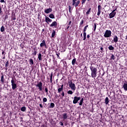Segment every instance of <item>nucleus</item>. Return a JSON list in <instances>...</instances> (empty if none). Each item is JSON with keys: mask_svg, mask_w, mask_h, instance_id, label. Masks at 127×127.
I'll list each match as a JSON object with an SVG mask.
<instances>
[{"mask_svg": "<svg viewBox=\"0 0 127 127\" xmlns=\"http://www.w3.org/2000/svg\"><path fill=\"white\" fill-rule=\"evenodd\" d=\"M94 65H95L94 63L91 64L90 66V69L91 71V77L92 78H96L97 77V74L98 71V69L97 67H95Z\"/></svg>", "mask_w": 127, "mask_h": 127, "instance_id": "nucleus-1", "label": "nucleus"}, {"mask_svg": "<svg viewBox=\"0 0 127 127\" xmlns=\"http://www.w3.org/2000/svg\"><path fill=\"white\" fill-rule=\"evenodd\" d=\"M64 85H62L61 86V88H59L58 89V92L59 93V94H60L59 95V97H61L62 98H64V97H65V93L64 92V91H63L64 90Z\"/></svg>", "mask_w": 127, "mask_h": 127, "instance_id": "nucleus-2", "label": "nucleus"}, {"mask_svg": "<svg viewBox=\"0 0 127 127\" xmlns=\"http://www.w3.org/2000/svg\"><path fill=\"white\" fill-rule=\"evenodd\" d=\"M36 86L38 88L39 92H42L43 90V83L41 81L39 82L36 85Z\"/></svg>", "mask_w": 127, "mask_h": 127, "instance_id": "nucleus-3", "label": "nucleus"}, {"mask_svg": "<svg viewBox=\"0 0 127 127\" xmlns=\"http://www.w3.org/2000/svg\"><path fill=\"white\" fill-rule=\"evenodd\" d=\"M104 36L105 38H109V37H111L112 36V31L109 30H106L104 34Z\"/></svg>", "mask_w": 127, "mask_h": 127, "instance_id": "nucleus-4", "label": "nucleus"}, {"mask_svg": "<svg viewBox=\"0 0 127 127\" xmlns=\"http://www.w3.org/2000/svg\"><path fill=\"white\" fill-rule=\"evenodd\" d=\"M11 83L12 90H15V89L17 88V84L15 83V80H14L13 78H12V79L11 80Z\"/></svg>", "mask_w": 127, "mask_h": 127, "instance_id": "nucleus-5", "label": "nucleus"}, {"mask_svg": "<svg viewBox=\"0 0 127 127\" xmlns=\"http://www.w3.org/2000/svg\"><path fill=\"white\" fill-rule=\"evenodd\" d=\"M69 86L72 90L73 91H75L76 90V85H75V83H73L72 80L68 82Z\"/></svg>", "mask_w": 127, "mask_h": 127, "instance_id": "nucleus-6", "label": "nucleus"}, {"mask_svg": "<svg viewBox=\"0 0 127 127\" xmlns=\"http://www.w3.org/2000/svg\"><path fill=\"white\" fill-rule=\"evenodd\" d=\"M116 14H117L116 10H113L112 12L109 14V18H113L114 16H116Z\"/></svg>", "mask_w": 127, "mask_h": 127, "instance_id": "nucleus-7", "label": "nucleus"}, {"mask_svg": "<svg viewBox=\"0 0 127 127\" xmlns=\"http://www.w3.org/2000/svg\"><path fill=\"white\" fill-rule=\"evenodd\" d=\"M81 100V97H77V96H74V99L73 100V104H77L78 103V101H80Z\"/></svg>", "mask_w": 127, "mask_h": 127, "instance_id": "nucleus-8", "label": "nucleus"}, {"mask_svg": "<svg viewBox=\"0 0 127 127\" xmlns=\"http://www.w3.org/2000/svg\"><path fill=\"white\" fill-rule=\"evenodd\" d=\"M57 22L56 21H53L52 24L50 25V27H55V28H57L58 25Z\"/></svg>", "mask_w": 127, "mask_h": 127, "instance_id": "nucleus-9", "label": "nucleus"}, {"mask_svg": "<svg viewBox=\"0 0 127 127\" xmlns=\"http://www.w3.org/2000/svg\"><path fill=\"white\" fill-rule=\"evenodd\" d=\"M119 41V38H118L117 35H115L114 36L113 40L111 41L112 43H114L115 42V43H117Z\"/></svg>", "mask_w": 127, "mask_h": 127, "instance_id": "nucleus-10", "label": "nucleus"}, {"mask_svg": "<svg viewBox=\"0 0 127 127\" xmlns=\"http://www.w3.org/2000/svg\"><path fill=\"white\" fill-rule=\"evenodd\" d=\"M40 46V47H46V42H45V40H43L42 41V43H41Z\"/></svg>", "mask_w": 127, "mask_h": 127, "instance_id": "nucleus-11", "label": "nucleus"}, {"mask_svg": "<svg viewBox=\"0 0 127 127\" xmlns=\"http://www.w3.org/2000/svg\"><path fill=\"white\" fill-rule=\"evenodd\" d=\"M1 78H0V82H1V84H3L5 81V79H4V76L3 75V73H1Z\"/></svg>", "mask_w": 127, "mask_h": 127, "instance_id": "nucleus-12", "label": "nucleus"}, {"mask_svg": "<svg viewBox=\"0 0 127 127\" xmlns=\"http://www.w3.org/2000/svg\"><path fill=\"white\" fill-rule=\"evenodd\" d=\"M45 22H46V23H48L49 22H52V19L49 18V17L46 16L45 17Z\"/></svg>", "mask_w": 127, "mask_h": 127, "instance_id": "nucleus-13", "label": "nucleus"}, {"mask_svg": "<svg viewBox=\"0 0 127 127\" xmlns=\"http://www.w3.org/2000/svg\"><path fill=\"white\" fill-rule=\"evenodd\" d=\"M102 9V7L101 5H98V12H97V15H100L101 14V10Z\"/></svg>", "mask_w": 127, "mask_h": 127, "instance_id": "nucleus-14", "label": "nucleus"}, {"mask_svg": "<svg viewBox=\"0 0 127 127\" xmlns=\"http://www.w3.org/2000/svg\"><path fill=\"white\" fill-rule=\"evenodd\" d=\"M44 12H45V13H50V12H52V8H47L45 10Z\"/></svg>", "mask_w": 127, "mask_h": 127, "instance_id": "nucleus-15", "label": "nucleus"}, {"mask_svg": "<svg viewBox=\"0 0 127 127\" xmlns=\"http://www.w3.org/2000/svg\"><path fill=\"white\" fill-rule=\"evenodd\" d=\"M38 58L39 61H42V55L41 54V52L39 53Z\"/></svg>", "mask_w": 127, "mask_h": 127, "instance_id": "nucleus-16", "label": "nucleus"}, {"mask_svg": "<svg viewBox=\"0 0 127 127\" xmlns=\"http://www.w3.org/2000/svg\"><path fill=\"white\" fill-rule=\"evenodd\" d=\"M68 118V115H67V113H64L63 114V119L65 121V120H66Z\"/></svg>", "mask_w": 127, "mask_h": 127, "instance_id": "nucleus-17", "label": "nucleus"}, {"mask_svg": "<svg viewBox=\"0 0 127 127\" xmlns=\"http://www.w3.org/2000/svg\"><path fill=\"white\" fill-rule=\"evenodd\" d=\"M11 18L12 20H15V19H16V16H15V13H12Z\"/></svg>", "mask_w": 127, "mask_h": 127, "instance_id": "nucleus-18", "label": "nucleus"}, {"mask_svg": "<svg viewBox=\"0 0 127 127\" xmlns=\"http://www.w3.org/2000/svg\"><path fill=\"white\" fill-rule=\"evenodd\" d=\"M108 49L111 51H114V50H115V47H114L112 45H110L108 47Z\"/></svg>", "mask_w": 127, "mask_h": 127, "instance_id": "nucleus-19", "label": "nucleus"}, {"mask_svg": "<svg viewBox=\"0 0 127 127\" xmlns=\"http://www.w3.org/2000/svg\"><path fill=\"white\" fill-rule=\"evenodd\" d=\"M123 88H124V90L125 91H127V83H124Z\"/></svg>", "mask_w": 127, "mask_h": 127, "instance_id": "nucleus-20", "label": "nucleus"}, {"mask_svg": "<svg viewBox=\"0 0 127 127\" xmlns=\"http://www.w3.org/2000/svg\"><path fill=\"white\" fill-rule=\"evenodd\" d=\"M33 56H36L37 54V50L36 48H34V52L32 54Z\"/></svg>", "mask_w": 127, "mask_h": 127, "instance_id": "nucleus-21", "label": "nucleus"}, {"mask_svg": "<svg viewBox=\"0 0 127 127\" xmlns=\"http://www.w3.org/2000/svg\"><path fill=\"white\" fill-rule=\"evenodd\" d=\"M54 107H55V104H54V103H51L50 104V105L49 106V108L50 109H53L54 108Z\"/></svg>", "mask_w": 127, "mask_h": 127, "instance_id": "nucleus-22", "label": "nucleus"}, {"mask_svg": "<svg viewBox=\"0 0 127 127\" xmlns=\"http://www.w3.org/2000/svg\"><path fill=\"white\" fill-rule=\"evenodd\" d=\"M29 62L30 65H33V64H34V62H33V60L32 59H30Z\"/></svg>", "mask_w": 127, "mask_h": 127, "instance_id": "nucleus-23", "label": "nucleus"}, {"mask_svg": "<svg viewBox=\"0 0 127 127\" xmlns=\"http://www.w3.org/2000/svg\"><path fill=\"white\" fill-rule=\"evenodd\" d=\"M56 34V32H55V30H53L52 33V37L53 38L55 37V35Z\"/></svg>", "mask_w": 127, "mask_h": 127, "instance_id": "nucleus-24", "label": "nucleus"}, {"mask_svg": "<svg viewBox=\"0 0 127 127\" xmlns=\"http://www.w3.org/2000/svg\"><path fill=\"white\" fill-rule=\"evenodd\" d=\"M21 112H25L26 111V107L25 106H23L21 108Z\"/></svg>", "mask_w": 127, "mask_h": 127, "instance_id": "nucleus-25", "label": "nucleus"}, {"mask_svg": "<svg viewBox=\"0 0 127 127\" xmlns=\"http://www.w3.org/2000/svg\"><path fill=\"white\" fill-rule=\"evenodd\" d=\"M76 58H74L72 60V62H71V64L72 65H73V66H74L75 65V63H76Z\"/></svg>", "mask_w": 127, "mask_h": 127, "instance_id": "nucleus-26", "label": "nucleus"}, {"mask_svg": "<svg viewBox=\"0 0 127 127\" xmlns=\"http://www.w3.org/2000/svg\"><path fill=\"white\" fill-rule=\"evenodd\" d=\"M111 57L110 58V60H115L116 59V57H115V55L114 54H111Z\"/></svg>", "mask_w": 127, "mask_h": 127, "instance_id": "nucleus-27", "label": "nucleus"}, {"mask_svg": "<svg viewBox=\"0 0 127 127\" xmlns=\"http://www.w3.org/2000/svg\"><path fill=\"white\" fill-rule=\"evenodd\" d=\"M49 17H50V18L54 19L55 18V16H54L53 14L51 13L49 15Z\"/></svg>", "mask_w": 127, "mask_h": 127, "instance_id": "nucleus-28", "label": "nucleus"}, {"mask_svg": "<svg viewBox=\"0 0 127 127\" xmlns=\"http://www.w3.org/2000/svg\"><path fill=\"white\" fill-rule=\"evenodd\" d=\"M105 104L106 105H108V104H109V97H107L106 98H105Z\"/></svg>", "mask_w": 127, "mask_h": 127, "instance_id": "nucleus-29", "label": "nucleus"}, {"mask_svg": "<svg viewBox=\"0 0 127 127\" xmlns=\"http://www.w3.org/2000/svg\"><path fill=\"white\" fill-rule=\"evenodd\" d=\"M5 29V28L4 27V26H2L0 28L1 32H3L4 31Z\"/></svg>", "mask_w": 127, "mask_h": 127, "instance_id": "nucleus-30", "label": "nucleus"}, {"mask_svg": "<svg viewBox=\"0 0 127 127\" xmlns=\"http://www.w3.org/2000/svg\"><path fill=\"white\" fill-rule=\"evenodd\" d=\"M86 36H87V33L83 32V40H86Z\"/></svg>", "mask_w": 127, "mask_h": 127, "instance_id": "nucleus-31", "label": "nucleus"}, {"mask_svg": "<svg viewBox=\"0 0 127 127\" xmlns=\"http://www.w3.org/2000/svg\"><path fill=\"white\" fill-rule=\"evenodd\" d=\"M83 101H84V98H81L79 104V106H82V105H83Z\"/></svg>", "mask_w": 127, "mask_h": 127, "instance_id": "nucleus-32", "label": "nucleus"}, {"mask_svg": "<svg viewBox=\"0 0 127 127\" xmlns=\"http://www.w3.org/2000/svg\"><path fill=\"white\" fill-rule=\"evenodd\" d=\"M97 29V23H95L94 24V31L95 32L96 31V29Z\"/></svg>", "mask_w": 127, "mask_h": 127, "instance_id": "nucleus-33", "label": "nucleus"}, {"mask_svg": "<svg viewBox=\"0 0 127 127\" xmlns=\"http://www.w3.org/2000/svg\"><path fill=\"white\" fill-rule=\"evenodd\" d=\"M91 8H89V9L86 12V15H89V14H90V12H91Z\"/></svg>", "mask_w": 127, "mask_h": 127, "instance_id": "nucleus-34", "label": "nucleus"}, {"mask_svg": "<svg viewBox=\"0 0 127 127\" xmlns=\"http://www.w3.org/2000/svg\"><path fill=\"white\" fill-rule=\"evenodd\" d=\"M79 4H80V0H77L75 3V7H77V6H78V5H79Z\"/></svg>", "mask_w": 127, "mask_h": 127, "instance_id": "nucleus-35", "label": "nucleus"}, {"mask_svg": "<svg viewBox=\"0 0 127 127\" xmlns=\"http://www.w3.org/2000/svg\"><path fill=\"white\" fill-rule=\"evenodd\" d=\"M68 95H73V91H72V90H68L67 92Z\"/></svg>", "mask_w": 127, "mask_h": 127, "instance_id": "nucleus-36", "label": "nucleus"}, {"mask_svg": "<svg viewBox=\"0 0 127 127\" xmlns=\"http://www.w3.org/2000/svg\"><path fill=\"white\" fill-rule=\"evenodd\" d=\"M8 66H9V62L7 61L5 64V67H8Z\"/></svg>", "mask_w": 127, "mask_h": 127, "instance_id": "nucleus-37", "label": "nucleus"}, {"mask_svg": "<svg viewBox=\"0 0 127 127\" xmlns=\"http://www.w3.org/2000/svg\"><path fill=\"white\" fill-rule=\"evenodd\" d=\"M45 92H46L47 95H48V88L47 87H45Z\"/></svg>", "mask_w": 127, "mask_h": 127, "instance_id": "nucleus-38", "label": "nucleus"}, {"mask_svg": "<svg viewBox=\"0 0 127 127\" xmlns=\"http://www.w3.org/2000/svg\"><path fill=\"white\" fill-rule=\"evenodd\" d=\"M46 102H47V98L45 97L43 99V102L46 103Z\"/></svg>", "mask_w": 127, "mask_h": 127, "instance_id": "nucleus-39", "label": "nucleus"}, {"mask_svg": "<svg viewBox=\"0 0 127 127\" xmlns=\"http://www.w3.org/2000/svg\"><path fill=\"white\" fill-rule=\"evenodd\" d=\"M99 47L100 48V50H101L100 51L101 53H103V52H104V51H103L104 50V48L101 46H100Z\"/></svg>", "mask_w": 127, "mask_h": 127, "instance_id": "nucleus-40", "label": "nucleus"}, {"mask_svg": "<svg viewBox=\"0 0 127 127\" xmlns=\"http://www.w3.org/2000/svg\"><path fill=\"white\" fill-rule=\"evenodd\" d=\"M75 4H76V0H72V5H73V6H74V5H75Z\"/></svg>", "mask_w": 127, "mask_h": 127, "instance_id": "nucleus-41", "label": "nucleus"}, {"mask_svg": "<svg viewBox=\"0 0 127 127\" xmlns=\"http://www.w3.org/2000/svg\"><path fill=\"white\" fill-rule=\"evenodd\" d=\"M69 27H70V26H67L66 28H65V31H69Z\"/></svg>", "mask_w": 127, "mask_h": 127, "instance_id": "nucleus-42", "label": "nucleus"}, {"mask_svg": "<svg viewBox=\"0 0 127 127\" xmlns=\"http://www.w3.org/2000/svg\"><path fill=\"white\" fill-rule=\"evenodd\" d=\"M8 19V15H7V14H6L4 16V20H5V19Z\"/></svg>", "mask_w": 127, "mask_h": 127, "instance_id": "nucleus-43", "label": "nucleus"}, {"mask_svg": "<svg viewBox=\"0 0 127 127\" xmlns=\"http://www.w3.org/2000/svg\"><path fill=\"white\" fill-rule=\"evenodd\" d=\"M83 24H84V20H82L81 21V22H80L79 25H80V26H81V25H83Z\"/></svg>", "mask_w": 127, "mask_h": 127, "instance_id": "nucleus-44", "label": "nucleus"}, {"mask_svg": "<svg viewBox=\"0 0 127 127\" xmlns=\"http://www.w3.org/2000/svg\"><path fill=\"white\" fill-rule=\"evenodd\" d=\"M86 0H81V3L82 4H84V3H85L86 2Z\"/></svg>", "mask_w": 127, "mask_h": 127, "instance_id": "nucleus-45", "label": "nucleus"}, {"mask_svg": "<svg viewBox=\"0 0 127 127\" xmlns=\"http://www.w3.org/2000/svg\"><path fill=\"white\" fill-rule=\"evenodd\" d=\"M53 77V73H51L50 75V79H52V77Z\"/></svg>", "mask_w": 127, "mask_h": 127, "instance_id": "nucleus-46", "label": "nucleus"}, {"mask_svg": "<svg viewBox=\"0 0 127 127\" xmlns=\"http://www.w3.org/2000/svg\"><path fill=\"white\" fill-rule=\"evenodd\" d=\"M60 124L61 125V126H64V124H63V122H60Z\"/></svg>", "mask_w": 127, "mask_h": 127, "instance_id": "nucleus-47", "label": "nucleus"}, {"mask_svg": "<svg viewBox=\"0 0 127 127\" xmlns=\"http://www.w3.org/2000/svg\"><path fill=\"white\" fill-rule=\"evenodd\" d=\"M2 55H4H4H5V53L4 52V51H2Z\"/></svg>", "mask_w": 127, "mask_h": 127, "instance_id": "nucleus-48", "label": "nucleus"}, {"mask_svg": "<svg viewBox=\"0 0 127 127\" xmlns=\"http://www.w3.org/2000/svg\"><path fill=\"white\" fill-rule=\"evenodd\" d=\"M2 11H1V7L0 6V14H1Z\"/></svg>", "mask_w": 127, "mask_h": 127, "instance_id": "nucleus-49", "label": "nucleus"}, {"mask_svg": "<svg viewBox=\"0 0 127 127\" xmlns=\"http://www.w3.org/2000/svg\"><path fill=\"white\" fill-rule=\"evenodd\" d=\"M56 55H57V56H58L57 58H58V57H59V55H60V53H57Z\"/></svg>", "mask_w": 127, "mask_h": 127, "instance_id": "nucleus-50", "label": "nucleus"}, {"mask_svg": "<svg viewBox=\"0 0 127 127\" xmlns=\"http://www.w3.org/2000/svg\"><path fill=\"white\" fill-rule=\"evenodd\" d=\"M39 106H40V108H43V106L42 104H39Z\"/></svg>", "mask_w": 127, "mask_h": 127, "instance_id": "nucleus-51", "label": "nucleus"}, {"mask_svg": "<svg viewBox=\"0 0 127 127\" xmlns=\"http://www.w3.org/2000/svg\"><path fill=\"white\" fill-rule=\"evenodd\" d=\"M50 81H51V83H52L53 82V80L52 79V78L50 79Z\"/></svg>", "mask_w": 127, "mask_h": 127, "instance_id": "nucleus-52", "label": "nucleus"}, {"mask_svg": "<svg viewBox=\"0 0 127 127\" xmlns=\"http://www.w3.org/2000/svg\"><path fill=\"white\" fill-rule=\"evenodd\" d=\"M69 10H71V8H72V7H71V6H69Z\"/></svg>", "mask_w": 127, "mask_h": 127, "instance_id": "nucleus-53", "label": "nucleus"}, {"mask_svg": "<svg viewBox=\"0 0 127 127\" xmlns=\"http://www.w3.org/2000/svg\"><path fill=\"white\" fill-rule=\"evenodd\" d=\"M6 14H8V15H9L10 14V13H9V12L8 11L7 13L5 12Z\"/></svg>", "mask_w": 127, "mask_h": 127, "instance_id": "nucleus-54", "label": "nucleus"}, {"mask_svg": "<svg viewBox=\"0 0 127 127\" xmlns=\"http://www.w3.org/2000/svg\"><path fill=\"white\" fill-rule=\"evenodd\" d=\"M0 2H4V0H0Z\"/></svg>", "mask_w": 127, "mask_h": 127, "instance_id": "nucleus-55", "label": "nucleus"}, {"mask_svg": "<svg viewBox=\"0 0 127 127\" xmlns=\"http://www.w3.org/2000/svg\"><path fill=\"white\" fill-rule=\"evenodd\" d=\"M87 38H90V35H87Z\"/></svg>", "mask_w": 127, "mask_h": 127, "instance_id": "nucleus-56", "label": "nucleus"}, {"mask_svg": "<svg viewBox=\"0 0 127 127\" xmlns=\"http://www.w3.org/2000/svg\"><path fill=\"white\" fill-rule=\"evenodd\" d=\"M71 23H72V21H69V22H68V24L71 25Z\"/></svg>", "mask_w": 127, "mask_h": 127, "instance_id": "nucleus-57", "label": "nucleus"}, {"mask_svg": "<svg viewBox=\"0 0 127 127\" xmlns=\"http://www.w3.org/2000/svg\"><path fill=\"white\" fill-rule=\"evenodd\" d=\"M84 68L86 69L85 71H87V66H85L84 67Z\"/></svg>", "mask_w": 127, "mask_h": 127, "instance_id": "nucleus-58", "label": "nucleus"}, {"mask_svg": "<svg viewBox=\"0 0 127 127\" xmlns=\"http://www.w3.org/2000/svg\"><path fill=\"white\" fill-rule=\"evenodd\" d=\"M64 63H65V64H66V65H67V62L66 61H64Z\"/></svg>", "mask_w": 127, "mask_h": 127, "instance_id": "nucleus-59", "label": "nucleus"}, {"mask_svg": "<svg viewBox=\"0 0 127 127\" xmlns=\"http://www.w3.org/2000/svg\"><path fill=\"white\" fill-rule=\"evenodd\" d=\"M86 30H85V29H83V32H86Z\"/></svg>", "mask_w": 127, "mask_h": 127, "instance_id": "nucleus-60", "label": "nucleus"}, {"mask_svg": "<svg viewBox=\"0 0 127 127\" xmlns=\"http://www.w3.org/2000/svg\"><path fill=\"white\" fill-rule=\"evenodd\" d=\"M38 99H39L40 101H41V98L40 97H39Z\"/></svg>", "mask_w": 127, "mask_h": 127, "instance_id": "nucleus-61", "label": "nucleus"}, {"mask_svg": "<svg viewBox=\"0 0 127 127\" xmlns=\"http://www.w3.org/2000/svg\"><path fill=\"white\" fill-rule=\"evenodd\" d=\"M84 29H85L86 30H87V28H86V27H84Z\"/></svg>", "mask_w": 127, "mask_h": 127, "instance_id": "nucleus-62", "label": "nucleus"}, {"mask_svg": "<svg viewBox=\"0 0 127 127\" xmlns=\"http://www.w3.org/2000/svg\"><path fill=\"white\" fill-rule=\"evenodd\" d=\"M5 69L6 70V71H7V67H6V68H5Z\"/></svg>", "mask_w": 127, "mask_h": 127, "instance_id": "nucleus-63", "label": "nucleus"}, {"mask_svg": "<svg viewBox=\"0 0 127 127\" xmlns=\"http://www.w3.org/2000/svg\"><path fill=\"white\" fill-rule=\"evenodd\" d=\"M88 26H89V25H87L85 26V27L87 28V27H88Z\"/></svg>", "mask_w": 127, "mask_h": 127, "instance_id": "nucleus-64", "label": "nucleus"}]
</instances>
